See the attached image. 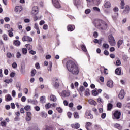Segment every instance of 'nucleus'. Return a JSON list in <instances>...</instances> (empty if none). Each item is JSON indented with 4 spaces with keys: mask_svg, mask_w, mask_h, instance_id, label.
<instances>
[{
    "mask_svg": "<svg viewBox=\"0 0 130 130\" xmlns=\"http://www.w3.org/2000/svg\"><path fill=\"white\" fill-rule=\"evenodd\" d=\"M67 68L68 70L72 73L73 75H78L79 74V69L75 62L72 60H69L67 62Z\"/></svg>",
    "mask_w": 130,
    "mask_h": 130,
    "instance_id": "nucleus-1",
    "label": "nucleus"
},
{
    "mask_svg": "<svg viewBox=\"0 0 130 130\" xmlns=\"http://www.w3.org/2000/svg\"><path fill=\"white\" fill-rule=\"evenodd\" d=\"M108 41L111 46H114L116 43L115 42V40L114 39V37L112 35H110L108 36Z\"/></svg>",
    "mask_w": 130,
    "mask_h": 130,
    "instance_id": "nucleus-2",
    "label": "nucleus"
},
{
    "mask_svg": "<svg viewBox=\"0 0 130 130\" xmlns=\"http://www.w3.org/2000/svg\"><path fill=\"white\" fill-rule=\"evenodd\" d=\"M94 23L95 27L99 29H101L103 21L102 20H95Z\"/></svg>",
    "mask_w": 130,
    "mask_h": 130,
    "instance_id": "nucleus-3",
    "label": "nucleus"
},
{
    "mask_svg": "<svg viewBox=\"0 0 130 130\" xmlns=\"http://www.w3.org/2000/svg\"><path fill=\"white\" fill-rule=\"evenodd\" d=\"M113 115L116 119H119L121 115V113L120 112V111H116L114 112Z\"/></svg>",
    "mask_w": 130,
    "mask_h": 130,
    "instance_id": "nucleus-4",
    "label": "nucleus"
},
{
    "mask_svg": "<svg viewBox=\"0 0 130 130\" xmlns=\"http://www.w3.org/2000/svg\"><path fill=\"white\" fill-rule=\"evenodd\" d=\"M38 7L34 6L32 9L31 14L32 15H37L38 14Z\"/></svg>",
    "mask_w": 130,
    "mask_h": 130,
    "instance_id": "nucleus-5",
    "label": "nucleus"
},
{
    "mask_svg": "<svg viewBox=\"0 0 130 130\" xmlns=\"http://www.w3.org/2000/svg\"><path fill=\"white\" fill-rule=\"evenodd\" d=\"M33 39H32V38L28 36H24V37L22 38V41H29V42H32Z\"/></svg>",
    "mask_w": 130,
    "mask_h": 130,
    "instance_id": "nucleus-6",
    "label": "nucleus"
},
{
    "mask_svg": "<svg viewBox=\"0 0 130 130\" xmlns=\"http://www.w3.org/2000/svg\"><path fill=\"white\" fill-rule=\"evenodd\" d=\"M52 2L55 7L57 9L60 8V5L59 4V2H58V0H52Z\"/></svg>",
    "mask_w": 130,
    "mask_h": 130,
    "instance_id": "nucleus-7",
    "label": "nucleus"
},
{
    "mask_svg": "<svg viewBox=\"0 0 130 130\" xmlns=\"http://www.w3.org/2000/svg\"><path fill=\"white\" fill-rule=\"evenodd\" d=\"M130 8L129 6L128 5H126L125 6V9L123 11V14L125 15L126 14H128L129 13Z\"/></svg>",
    "mask_w": 130,
    "mask_h": 130,
    "instance_id": "nucleus-8",
    "label": "nucleus"
},
{
    "mask_svg": "<svg viewBox=\"0 0 130 130\" xmlns=\"http://www.w3.org/2000/svg\"><path fill=\"white\" fill-rule=\"evenodd\" d=\"M22 10H23L22 6H16L15 8V13H17V14H20Z\"/></svg>",
    "mask_w": 130,
    "mask_h": 130,
    "instance_id": "nucleus-9",
    "label": "nucleus"
},
{
    "mask_svg": "<svg viewBox=\"0 0 130 130\" xmlns=\"http://www.w3.org/2000/svg\"><path fill=\"white\" fill-rule=\"evenodd\" d=\"M88 103L90 105H94V106H96V105H97V102L92 99H89L88 100Z\"/></svg>",
    "mask_w": 130,
    "mask_h": 130,
    "instance_id": "nucleus-10",
    "label": "nucleus"
},
{
    "mask_svg": "<svg viewBox=\"0 0 130 130\" xmlns=\"http://www.w3.org/2000/svg\"><path fill=\"white\" fill-rule=\"evenodd\" d=\"M70 96V92L69 91H63L61 93L62 97H69Z\"/></svg>",
    "mask_w": 130,
    "mask_h": 130,
    "instance_id": "nucleus-11",
    "label": "nucleus"
},
{
    "mask_svg": "<svg viewBox=\"0 0 130 130\" xmlns=\"http://www.w3.org/2000/svg\"><path fill=\"white\" fill-rule=\"evenodd\" d=\"M118 97L119 98V99H122L123 98H124V90L122 89L120 92V93L118 95Z\"/></svg>",
    "mask_w": 130,
    "mask_h": 130,
    "instance_id": "nucleus-12",
    "label": "nucleus"
},
{
    "mask_svg": "<svg viewBox=\"0 0 130 130\" xmlns=\"http://www.w3.org/2000/svg\"><path fill=\"white\" fill-rule=\"evenodd\" d=\"M67 29L68 31L72 32V31H74V30H75V25H69L67 27Z\"/></svg>",
    "mask_w": 130,
    "mask_h": 130,
    "instance_id": "nucleus-13",
    "label": "nucleus"
},
{
    "mask_svg": "<svg viewBox=\"0 0 130 130\" xmlns=\"http://www.w3.org/2000/svg\"><path fill=\"white\" fill-rule=\"evenodd\" d=\"M54 86L55 88H58V87H59V83L58 82V79L57 78H55L54 81Z\"/></svg>",
    "mask_w": 130,
    "mask_h": 130,
    "instance_id": "nucleus-14",
    "label": "nucleus"
},
{
    "mask_svg": "<svg viewBox=\"0 0 130 130\" xmlns=\"http://www.w3.org/2000/svg\"><path fill=\"white\" fill-rule=\"evenodd\" d=\"M107 86L109 88H112L113 87V81L112 80L108 81L107 82Z\"/></svg>",
    "mask_w": 130,
    "mask_h": 130,
    "instance_id": "nucleus-15",
    "label": "nucleus"
},
{
    "mask_svg": "<svg viewBox=\"0 0 130 130\" xmlns=\"http://www.w3.org/2000/svg\"><path fill=\"white\" fill-rule=\"evenodd\" d=\"M50 101H53V102H56V100H57V99L56 98V96L53 94H51L50 96Z\"/></svg>",
    "mask_w": 130,
    "mask_h": 130,
    "instance_id": "nucleus-16",
    "label": "nucleus"
},
{
    "mask_svg": "<svg viewBox=\"0 0 130 130\" xmlns=\"http://www.w3.org/2000/svg\"><path fill=\"white\" fill-rule=\"evenodd\" d=\"M71 127L72 128H76V129H78V128H79L80 127V124H78V123L72 124H71Z\"/></svg>",
    "mask_w": 130,
    "mask_h": 130,
    "instance_id": "nucleus-17",
    "label": "nucleus"
},
{
    "mask_svg": "<svg viewBox=\"0 0 130 130\" xmlns=\"http://www.w3.org/2000/svg\"><path fill=\"white\" fill-rule=\"evenodd\" d=\"M92 123L90 122H86V125H85V128H86V129L90 130V127L92 126Z\"/></svg>",
    "mask_w": 130,
    "mask_h": 130,
    "instance_id": "nucleus-18",
    "label": "nucleus"
},
{
    "mask_svg": "<svg viewBox=\"0 0 130 130\" xmlns=\"http://www.w3.org/2000/svg\"><path fill=\"white\" fill-rule=\"evenodd\" d=\"M100 29H101V30H105L106 29H107V24L103 22Z\"/></svg>",
    "mask_w": 130,
    "mask_h": 130,
    "instance_id": "nucleus-19",
    "label": "nucleus"
},
{
    "mask_svg": "<svg viewBox=\"0 0 130 130\" xmlns=\"http://www.w3.org/2000/svg\"><path fill=\"white\" fill-rule=\"evenodd\" d=\"M85 91V87L84 86H81L79 88V94L80 96H82L83 95V92Z\"/></svg>",
    "mask_w": 130,
    "mask_h": 130,
    "instance_id": "nucleus-20",
    "label": "nucleus"
},
{
    "mask_svg": "<svg viewBox=\"0 0 130 130\" xmlns=\"http://www.w3.org/2000/svg\"><path fill=\"white\" fill-rule=\"evenodd\" d=\"M34 28L37 30V33L38 34H40V30H39V27H38V24L35 23L34 25Z\"/></svg>",
    "mask_w": 130,
    "mask_h": 130,
    "instance_id": "nucleus-21",
    "label": "nucleus"
},
{
    "mask_svg": "<svg viewBox=\"0 0 130 130\" xmlns=\"http://www.w3.org/2000/svg\"><path fill=\"white\" fill-rule=\"evenodd\" d=\"M5 99L6 101H11V100H12L13 98L10 94H7L5 96Z\"/></svg>",
    "mask_w": 130,
    "mask_h": 130,
    "instance_id": "nucleus-22",
    "label": "nucleus"
},
{
    "mask_svg": "<svg viewBox=\"0 0 130 130\" xmlns=\"http://www.w3.org/2000/svg\"><path fill=\"white\" fill-rule=\"evenodd\" d=\"M114 127H115V128H117L119 130H122V126H121L120 125V124H119L118 123H116L114 125Z\"/></svg>",
    "mask_w": 130,
    "mask_h": 130,
    "instance_id": "nucleus-23",
    "label": "nucleus"
},
{
    "mask_svg": "<svg viewBox=\"0 0 130 130\" xmlns=\"http://www.w3.org/2000/svg\"><path fill=\"white\" fill-rule=\"evenodd\" d=\"M113 107V105H112V104L111 103H109L107 105V110L108 111H110V110L112 109Z\"/></svg>",
    "mask_w": 130,
    "mask_h": 130,
    "instance_id": "nucleus-24",
    "label": "nucleus"
},
{
    "mask_svg": "<svg viewBox=\"0 0 130 130\" xmlns=\"http://www.w3.org/2000/svg\"><path fill=\"white\" fill-rule=\"evenodd\" d=\"M115 74L116 75H118L119 76L121 75V69H120V68H117L115 70Z\"/></svg>",
    "mask_w": 130,
    "mask_h": 130,
    "instance_id": "nucleus-25",
    "label": "nucleus"
},
{
    "mask_svg": "<svg viewBox=\"0 0 130 130\" xmlns=\"http://www.w3.org/2000/svg\"><path fill=\"white\" fill-rule=\"evenodd\" d=\"M111 7V4H110V2L109 1H107L105 4V7L107 9H108L109 8H110Z\"/></svg>",
    "mask_w": 130,
    "mask_h": 130,
    "instance_id": "nucleus-26",
    "label": "nucleus"
},
{
    "mask_svg": "<svg viewBox=\"0 0 130 130\" xmlns=\"http://www.w3.org/2000/svg\"><path fill=\"white\" fill-rule=\"evenodd\" d=\"M41 116L43 118H46L47 117V113H46L44 112H41Z\"/></svg>",
    "mask_w": 130,
    "mask_h": 130,
    "instance_id": "nucleus-27",
    "label": "nucleus"
},
{
    "mask_svg": "<svg viewBox=\"0 0 130 130\" xmlns=\"http://www.w3.org/2000/svg\"><path fill=\"white\" fill-rule=\"evenodd\" d=\"M121 3H120V8L121 9H124V6L125 5V3H124V0H120Z\"/></svg>",
    "mask_w": 130,
    "mask_h": 130,
    "instance_id": "nucleus-28",
    "label": "nucleus"
},
{
    "mask_svg": "<svg viewBox=\"0 0 130 130\" xmlns=\"http://www.w3.org/2000/svg\"><path fill=\"white\" fill-rule=\"evenodd\" d=\"M51 68H52V62L50 61L49 62V65H48V71H50V72H51V71H52Z\"/></svg>",
    "mask_w": 130,
    "mask_h": 130,
    "instance_id": "nucleus-29",
    "label": "nucleus"
},
{
    "mask_svg": "<svg viewBox=\"0 0 130 130\" xmlns=\"http://www.w3.org/2000/svg\"><path fill=\"white\" fill-rule=\"evenodd\" d=\"M123 43V41L122 40H120L117 42L118 48L120 47V46Z\"/></svg>",
    "mask_w": 130,
    "mask_h": 130,
    "instance_id": "nucleus-30",
    "label": "nucleus"
},
{
    "mask_svg": "<svg viewBox=\"0 0 130 130\" xmlns=\"http://www.w3.org/2000/svg\"><path fill=\"white\" fill-rule=\"evenodd\" d=\"M5 83H6V84H10V83H12L13 82V79H6L4 80Z\"/></svg>",
    "mask_w": 130,
    "mask_h": 130,
    "instance_id": "nucleus-31",
    "label": "nucleus"
},
{
    "mask_svg": "<svg viewBox=\"0 0 130 130\" xmlns=\"http://www.w3.org/2000/svg\"><path fill=\"white\" fill-rule=\"evenodd\" d=\"M73 3L75 6H78L81 4V1L80 0H74Z\"/></svg>",
    "mask_w": 130,
    "mask_h": 130,
    "instance_id": "nucleus-32",
    "label": "nucleus"
},
{
    "mask_svg": "<svg viewBox=\"0 0 130 130\" xmlns=\"http://www.w3.org/2000/svg\"><path fill=\"white\" fill-rule=\"evenodd\" d=\"M40 100L41 101V103H45V96H41L40 98Z\"/></svg>",
    "mask_w": 130,
    "mask_h": 130,
    "instance_id": "nucleus-33",
    "label": "nucleus"
},
{
    "mask_svg": "<svg viewBox=\"0 0 130 130\" xmlns=\"http://www.w3.org/2000/svg\"><path fill=\"white\" fill-rule=\"evenodd\" d=\"M14 44L16 45V46H19V45L21 44V42H20L19 40H15L14 41Z\"/></svg>",
    "mask_w": 130,
    "mask_h": 130,
    "instance_id": "nucleus-34",
    "label": "nucleus"
},
{
    "mask_svg": "<svg viewBox=\"0 0 130 130\" xmlns=\"http://www.w3.org/2000/svg\"><path fill=\"white\" fill-rule=\"evenodd\" d=\"M93 96H98V92L95 89L92 91Z\"/></svg>",
    "mask_w": 130,
    "mask_h": 130,
    "instance_id": "nucleus-35",
    "label": "nucleus"
},
{
    "mask_svg": "<svg viewBox=\"0 0 130 130\" xmlns=\"http://www.w3.org/2000/svg\"><path fill=\"white\" fill-rule=\"evenodd\" d=\"M81 49L83 51H84V52H87V48H86V46H85V45H82L81 46Z\"/></svg>",
    "mask_w": 130,
    "mask_h": 130,
    "instance_id": "nucleus-36",
    "label": "nucleus"
},
{
    "mask_svg": "<svg viewBox=\"0 0 130 130\" xmlns=\"http://www.w3.org/2000/svg\"><path fill=\"white\" fill-rule=\"evenodd\" d=\"M25 47L26 48H27V49H28V50H31V49L32 48V45L30 44H26Z\"/></svg>",
    "mask_w": 130,
    "mask_h": 130,
    "instance_id": "nucleus-37",
    "label": "nucleus"
},
{
    "mask_svg": "<svg viewBox=\"0 0 130 130\" xmlns=\"http://www.w3.org/2000/svg\"><path fill=\"white\" fill-rule=\"evenodd\" d=\"M22 52L23 54H27V52H28V50L26 48H22Z\"/></svg>",
    "mask_w": 130,
    "mask_h": 130,
    "instance_id": "nucleus-38",
    "label": "nucleus"
},
{
    "mask_svg": "<svg viewBox=\"0 0 130 130\" xmlns=\"http://www.w3.org/2000/svg\"><path fill=\"white\" fill-rule=\"evenodd\" d=\"M45 107L46 109H49L50 107H51V104L50 103H48L45 105Z\"/></svg>",
    "mask_w": 130,
    "mask_h": 130,
    "instance_id": "nucleus-39",
    "label": "nucleus"
},
{
    "mask_svg": "<svg viewBox=\"0 0 130 130\" xmlns=\"http://www.w3.org/2000/svg\"><path fill=\"white\" fill-rule=\"evenodd\" d=\"M90 90L89 89H86L85 90L86 96H90Z\"/></svg>",
    "mask_w": 130,
    "mask_h": 130,
    "instance_id": "nucleus-40",
    "label": "nucleus"
},
{
    "mask_svg": "<svg viewBox=\"0 0 130 130\" xmlns=\"http://www.w3.org/2000/svg\"><path fill=\"white\" fill-rule=\"evenodd\" d=\"M35 74H36V70L34 69L31 71V77H34V76H35Z\"/></svg>",
    "mask_w": 130,
    "mask_h": 130,
    "instance_id": "nucleus-41",
    "label": "nucleus"
},
{
    "mask_svg": "<svg viewBox=\"0 0 130 130\" xmlns=\"http://www.w3.org/2000/svg\"><path fill=\"white\" fill-rule=\"evenodd\" d=\"M103 47H104V48L108 49L109 48V45L106 43H104L103 44Z\"/></svg>",
    "mask_w": 130,
    "mask_h": 130,
    "instance_id": "nucleus-42",
    "label": "nucleus"
},
{
    "mask_svg": "<svg viewBox=\"0 0 130 130\" xmlns=\"http://www.w3.org/2000/svg\"><path fill=\"white\" fill-rule=\"evenodd\" d=\"M30 109H31L30 106L27 105L24 107V109H25V110H26V111H28V110H29Z\"/></svg>",
    "mask_w": 130,
    "mask_h": 130,
    "instance_id": "nucleus-43",
    "label": "nucleus"
},
{
    "mask_svg": "<svg viewBox=\"0 0 130 130\" xmlns=\"http://www.w3.org/2000/svg\"><path fill=\"white\" fill-rule=\"evenodd\" d=\"M117 17H118V13H115V15H113L112 18L113 20H116V19H117Z\"/></svg>",
    "mask_w": 130,
    "mask_h": 130,
    "instance_id": "nucleus-44",
    "label": "nucleus"
},
{
    "mask_svg": "<svg viewBox=\"0 0 130 130\" xmlns=\"http://www.w3.org/2000/svg\"><path fill=\"white\" fill-rule=\"evenodd\" d=\"M8 32L9 36H10V37H13V36H14L13 32H12V31L8 30Z\"/></svg>",
    "mask_w": 130,
    "mask_h": 130,
    "instance_id": "nucleus-45",
    "label": "nucleus"
},
{
    "mask_svg": "<svg viewBox=\"0 0 130 130\" xmlns=\"http://www.w3.org/2000/svg\"><path fill=\"white\" fill-rule=\"evenodd\" d=\"M21 56H22V54L19 52H18L16 54V57L17 58H20Z\"/></svg>",
    "mask_w": 130,
    "mask_h": 130,
    "instance_id": "nucleus-46",
    "label": "nucleus"
},
{
    "mask_svg": "<svg viewBox=\"0 0 130 130\" xmlns=\"http://www.w3.org/2000/svg\"><path fill=\"white\" fill-rule=\"evenodd\" d=\"M7 57H8V58H12V57H13V55L12 54V53L10 52L7 53Z\"/></svg>",
    "mask_w": 130,
    "mask_h": 130,
    "instance_id": "nucleus-47",
    "label": "nucleus"
},
{
    "mask_svg": "<svg viewBox=\"0 0 130 130\" xmlns=\"http://www.w3.org/2000/svg\"><path fill=\"white\" fill-rule=\"evenodd\" d=\"M74 116L75 118H79L80 117L78 113H74Z\"/></svg>",
    "mask_w": 130,
    "mask_h": 130,
    "instance_id": "nucleus-48",
    "label": "nucleus"
},
{
    "mask_svg": "<svg viewBox=\"0 0 130 130\" xmlns=\"http://www.w3.org/2000/svg\"><path fill=\"white\" fill-rule=\"evenodd\" d=\"M26 116H27V117H30L31 118V117H32V114H31V112H27L26 113Z\"/></svg>",
    "mask_w": 130,
    "mask_h": 130,
    "instance_id": "nucleus-49",
    "label": "nucleus"
},
{
    "mask_svg": "<svg viewBox=\"0 0 130 130\" xmlns=\"http://www.w3.org/2000/svg\"><path fill=\"white\" fill-rule=\"evenodd\" d=\"M44 30H47L48 29V25L47 24H44L43 27Z\"/></svg>",
    "mask_w": 130,
    "mask_h": 130,
    "instance_id": "nucleus-50",
    "label": "nucleus"
},
{
    "mask_svg": "<svg viewBox=\"0 0 130 130\" xmlns=\"http://www.w3.org/2000/svg\"><path fill=\"white\" fill-rule=\"evenodd\" d=\"M12 68H13V69H16L17 65V63L16 62H14L12 63Z\"/></svg>",
    "mask_w": 130,
    "mask_h": 130,
    "instance_id": "nucleus-51",
    "label": "nucleus"
},
{
    "mask_svg": "<svg viewBox=\"0 0 130 130\" xmlns=\"http://www.w3.org/2000/svg\"><path fill=\"white\" fill-rule=\"evenodd\" d=\"M116 66H120L121 64V62L120 60H117L116 62Z\"/></svg>",
    "mask_w": 130,
    "mask_h": 130,
    "instance_id": "nucleus-52",
    "label": "nucleus"
},
{
    "mask_svg": "<svg viewBox=\"0 0 130 130\" xmlns=\"http://www.w3.org/2000/svg\"><path fill=\"white\" fill-rule=\"evenodd\" d=\"M4 40H8V36L6 34L3 35Z\"/></svg>",
    "mask_w": 130,
    "mask_h": 130,
    "instance_id": "nucleus-53",
    "label": "nucleus"
},
{
    "mask_svg": "<svg viewBox=\"0 0 130 130\" xmlns=\"http://www.w3.org/2000/svg\"><path fill=\"white\" fill-rule=\"evenodd\" d=\"M117 106L119 108H121V107L122 106V104H121V103L119 102L117 104Z\"/></svg>",
    "mask_w": 130,
    "mask_h": 130,
    "instance_id": "nucleus-54",
    "label": "nucleus"
},
{
    "mask_svg": "<svg viewBox=\"0 0 130 130\" xmlns=\"http://www.w3.org/2000/svg\"><path fill=\"white\" fill-rule=\"evenodd\" d=\"M1 124L2 126H6L7 125V123L5 121H2L1 122Z\"/></svg>",
    "mask_w": 130,
    "mask_h": 130,
    "instance_id": "nucleus-55",
    "label": "nucleus"
},
{
    "mask_svg": "<svg viewBox=\"0 0 130 130\" xmlns=\"http://www.w3.org/2000/svg\"><path fill=\"white\" fill-rule=\"evenodd\" d=\"M29 53L30 54H32V55H34L35 54H36V52L31 50L29 51Z\"/></svg>",
    "mask_w": 130,
    "mask_h": 130,
    "instance_id": "nucleus-56",
    "label": "nucleus"
},
{
    "mask_svg": "<svg viewBox=\"0 0 130 130\" xmlns=\"http://www.w3.org/2000/svg\"><path fill=\"white\" fill-rule=\"evenodd\" d=\"M90 113H90V112H86L85 113V117H86V118H88V117H89Z\"/></svg>",
    "mask_w": 130,
    "mask_h": 130,
    "instance_id": "nucleus-57",
    "label": "nucleus"
},
{
    "mask_svg": "<svg viewBox=\"0 0 130 130\" xmlns=\"http://www.w3.org/2000/svg\"><path fill=\"white\" fill-rule=\"evenodd\" d=\"M56 110H57V111H58V112H59L60 113L62 112V109H61V108H56Z\"/></svg>",
    "mask_w": 130,
    "mask_h": 130,
    "instance_id": "nucleus-58",
    "label": "nucleus"
},
{
    "mask_svg": "<svg viewBox=\"0 0 130 130\" xmlns=\"http://www.w3.org/2000/svg\"><path fill=\"white\" fill-rule=\"evenodd\" d=\"M26 100H27V98H25V96H22L21 98V101L22 102H25L26 101Z\"/></svg>",
    "mask_w": 130,
    "mask_h": 130,
    "instance_id": "nucleus-59",
    "label": "nucleus"
},
{
    "mask_svg": "<svg viewBox=\"0 0 130 130\" xmlns=\"http://www.w3.org/2000/svg\"><path fill=\"white\" fill-rule=\"evenodd\" d=\"M12 97H16V91L15 90L12 91Z\"/></svg>",
    "mask_w": 130,
    "mask_h": 130,
    "instance_id": "nucleus-60",
    "label": "nucleus"
},
{
    "mask_svg": "<svg viewBox=\"0 0 130 130\" xmlns=\"http://www.w3.org/2000/svg\"><path fill=\"white\" fill-rule=\"evenodd\" d=\"M94 11H97L98 12H100V9L98 7H94L93 8Z\"/></svg>",
    "mask_w": 130,
    "mask_h": 130,
    "instance_id": "nucleus-61",
    "label": "nucleus"
},
{
    "mask_svg": "<svg viewBox=\"0 0 130 130\" xmlns=\"http://www.w3.org/2000/svg\"><path fill=\"white\" fill-rule=\"evenodd\" d=\"M67 116L69 118H71L72 117V113L71 112L67 113Z\"/></svg>",
    "mask_w": 130,
    "mask_h": 130,
    "instance_id": "nucleus-62",
    "label": "nucleus"
},
{
    "mask_svg": "<svg viewBox=\"0 0 130 130\" xmlns=\"http://www.w3.org/2000/svg\"><path fill=\"white\" fill-rule=\"evenodd\" d=\"M98 102L99 103H102V99H101V98L99 97L98 98Z\"/></svg>",
    "mask_w": 130,
    "mask_h": 130,
    "instance_id": "nucleus-63",
    "label": "nucleus"
},
{
    "mask_svg": "<svg viewBox=\"0 0 130 130\" xmlns=\"http://www.w3.org/2000/svg\"><path fill=\"white\" fill-rule=\"evenodd\" d=\"M45 129L46 130H51V128L48 126H46Z\"/></svg>",
    "mask_w": 130,
    "mask_h": 130,
    "instance_id": "nucleus-64",
    "label": "nucleus"
}]
</instances>
